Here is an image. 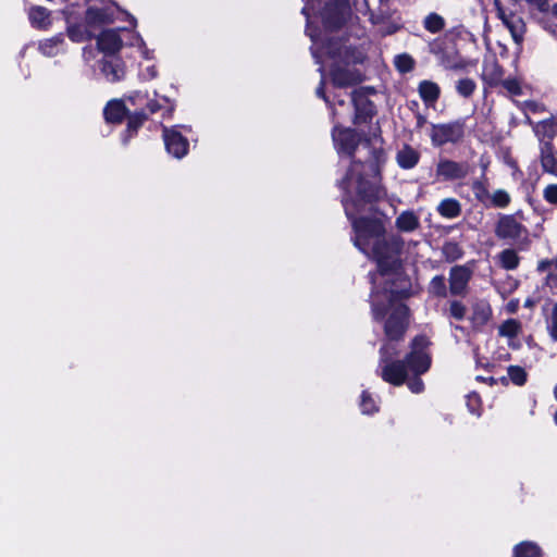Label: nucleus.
Wrapping results in <instances>:
<instances>
[{"label":"nucleus","mask_w":557,"mask_h":557,"mask_svg":"<svg viewBox=\"0 0 557 557\" xmlns=\"http://www.w3.org/2000/svg\"><path fill=\"white\" fill-rule=\"evenodd\" d=\"M354 183L355 186L339 188L341 203L354 231L355 247L363 255H369L372 243L386 234V227L381 218L359 214L368 210L384 215L377 205L386 198L387 189L383 181H380L379 170L366 177L356 173Z\"/></svg>","instance_id":"f257e3e1"},{"label":"nucleus","mask_w":557,"mask_h":557,"mask_svg":"<svg viewBox=\"0 0 557 557\" xmlns=\"http://www.w3.org/2000/svg\"><path fill=\"white\" fill-rule=\"evenodd\" d=\"M505 70L504 67L494 60L488 66H484L482 79L488 87H497L504 81Z\"/></svg>","instance_id":"cd10ccee"},{"label":"nucleus","mask_w":557,"mask_h":557,"mask_svg":"<svg viewBox=\"0 0 557 557\" xmlns=\"http://www.w3.org/2000/svg\"><path fill=\"white\" fill-rule=\"evenodd\" d=\"M433 343L426 334H417L409 343V351L401 359L411 374H425L432 367L431 347Z\"/></svg>","instance_id":"423d86ee"},{"label":"nucleus","mask_w":557,"mask_h":557,"mask_svg":"<svg viewBox=\"0 0 557 557\" xmlns=\"http://www.w3.org/2000/svg\"><path fill=\"white\" fill-rule=\"evenodd\" d=\"M517 214H499L494 233L498 239L516 245L519 250H525L531 245L530 232L517 219Z\"/></svg>","instance_id":"6e6552de"},{"label":"nucleus","mask_w":557,"mask_h":557,"mask_svg":"<svg viewBox=\"0 0 557 557\" xmlns=\"http://www.w3.org/2000/svg\"><path fill=\"white\" fill-rule=\"evenodd\" d=\"M121 30H126V28H107L96 34L94 39H96L97 49L103 53V57H114L119 54L123 48V39L120 35Z\"/></svg>","instance_id":"f3484780"},{"label":"nucleus","mask_w":557,"mask_h":557,"mask_svg":"<svg viewBox=\"0 0 557 557\" xmlns=\"http://www.w3.org/2000/svg\"><path fill=\"white\" fill-rule=\"evenodd\" d=\"M359 406L363 414H373L379 411L374 398L368 391H362Z\"/></svg>","instance_id":"37998d69"},{"label":"nucleus","mask_w":557,"mask_h":557,"mask_svg":"<svg viewBox=\"0 0 557 557\" xmlns=\"http://www.w3.org/2000/svg\"><path fill=\"white\" fill-rule=\"evenodd\" d=\"M319 15L325 30H338L346 25L351 15L349 1L327 0L320 9Z\"/></svg>","instance_id":"9d476101"},{"label":"nucleus","mask_w":557,"mask_h":557,"mask_svg":"<svg viewBox=\"0 0 557 557\" xmlns=\"http://www.w3.org/2000/svg\"><path fill=\"white\" fill-rule=\"evenodd\" d=\"M467 312V306L461 300L457 299L448 301V308L444 309V314L447 318L454 319L456 321H463L466 319Z\"/></svg>","instance_id":"473e14b6"},{"label":"nucleus","mask_w":557,"mask_h":557,"mask_svg":"<svg viewBox=\"0 0 557 557\" xmlns=\"http://www.w3.org/2000/svg\"><path fill=\"white\" fill-rule=\"evenodd\" d=\"M490 203L485 206L486 207H493V208H507L511 202L510 195L505 189H497L493 193L492 196H490Z\"/></svg>","instance_id":"4c0bfd02"},{"label":"nucleus","mask_w":557,"mask_h":557,"mask_svg":"<svg viewBox=\"0 0 557 557\" xmlns=\"http://www.w3.org/2000/svg\"><path fill=\"white\" fill-rule=\"evenodd\" d=\"M512 557H543V550L535 542L522 541L513 546Z\"/></svg>","instance_id":"7c9ffc66"},{"label":"nucleus","mask_w":557,"mask_h":557,"mask_svg":"<svg viewBox=\"0 0 557 557\" xmlns=\"http://www.w3.org/2000/svg\"><path fill=\"white\" fill-rule=\"evenodd\" d=\"M301 13L307 16V22H309V12H308V9L306 7L302 8Z\"/></svg>","instance_id":"774afa93"},{"label":"nucleus","mask_w":557,"mask_h":557,"mask_svg":"<svg viewBox=\"0 0 557 557\" xmlns=\"http://www.w3.org/2000/svg\"><path fill=\"white\" fill-rule=\"evenodd\" d=\"M65 46V34L58 33L50 38H46L39 41L38 50L46 57H55L61 51H64Z\"/></svg>","instance_id":"393cba45"},{"label":"nucleus","mask_w":557,"mask_h":557,"mask_svg":"<svg viewBox=\"0 0 557 557\" xmlns=\"http://www.w3.org/2000/svg\"><path fill=\"white\" fill-rule=\"evenodd\" d=\"M418 92L424 104L432 107L441 97V87L433 81L423 79L418 85Z\"/></svg>","instance_id":"a878e982"},{"label":"nucleus","mask_w":557,"mask_h":557,"mask_svg":"<svg viewBox=\"0 0 557 557\" xmlns=\"http://www.w3.org/2000/svg\"><path fill=\"white\" fill-rule=\"evenodd\" d=\"M395 226L400 232H413L420 226V221L413 211L406 210L396 218Z\"/></svg>","instance_id":"c756f323"},{"label":"nucleus","mask_w":557,"mask_h":557,"mask_svg":"<svg viewBox=\"0 0 557 557\" xmlns=\"http://www.w3.org/2000/svg\"><path fill=\"white\" fill-rule=\"evenodd\" d=\"M66 24V36L72 42L91 41L97 32L115 22V11L111 7L89 5L86 9L78 3H71L62 10Z\"/></svg>","instance_id":"7ed1b4c3"},{"label":"nucleus","mask_w":557,"mask_h":557,"mask_svg":"<svg viewBox=\"0 0 557 557\" xmlns=\"http://www.w3.org/2000/svg\"><path fill=\"white\" fill-rule=\"evenodd\" d=\"M174 112V104L171 103L170 107L166 109L164 115L171 116Z\"/></svg>","instance_id":"338daca9"},{"label":"nucleus","mask_w":557,"mask_h":557,"mask_svg":"<svg viewBox=\"0 0 557 557\" xmlns=\"http://www.w3.org/2000/svg\"><path fill=\"white\" fill-rule=\"evenodd\" d=\"M416 119H417L416 128L417 129L422 128L425 125V123H426L425 115H423L421 112L417 111L416 112Z\"/></svg>","instance_id":"e2e57ef3"},{"label":"nucleus","mask_w":557,"mask_h":557,"mask_svg":"<svg viewBox=\"0 0 557 557\" xmlns=\"http://www.w3.org/2000/svg\"><path fill=\"white\" fill-rule=\"evenodd\" d=\"M315 95L319 98H321L326 103L329 110L331 111L332 121H335L336 119H342L343 117V113L338 112L334 108V103H332V100L326 95V92H325V82H324L323 78L320 81L319 86L315 89Z\"/></svg>","instance_id":"58836bf2"},{"label":"nucleus","mask_w":557,"mask_h":557,"mask_svg":"<svg viewBox=\"0 0 557 557\" xmlns=\"http://www.w3.org/2000/svg\"><path fill=\"white\" fill-rule=\"evenodd\" d=\"M507 374L512 384L523 386L528 381V373L524 368L520 366H509Z\"/></svg>","instance_id":"79ce46f5"},{"label":"nucleus","mask_w":557,"mask_h":557,"mask_svg":"<svg viewBox=\"0 0 557 557\" xmlns=\"http://www.w3.org/2000/svg\"><path fill=\"white\" fill-rule=\"evenodd\" d=\"M468 116L446 123L431 125L430 139L433 147L441 148L447 144L458 145L466 137Z\"/></svg>","instance_id":"1a4fd4ad"},{"label":"nucleus","mask_w":557,"mask_h":557,"mask_svg":"<svg viewBox=\"0 0 557 557\" xmlns=\"http://www.w3.org/2000/svg\"><path fill=\"white\" fill-rule=\"evenodd\" d=\"M396 161L400 169L411 170L419 163L420 153L410 145L405 144L403 148L398 150Z\"/></svg>","instance_id":"bb28decb"},{"label":"nucleus","mask_w":557,"mask_h":557,"mask_svg":"<svg viewBox=\"0 0 557 557\" xmlns=\"http://www.w3.org/2000/svg\"><path fill=\"white\" fill-rule=\"evenodd\" d=\"M451 71H461L466 70L468 66V62L462 58H458L454 61L453 65H448Z\"/></svg>","instance_id":"13d9d810"},{"label":"nucleus","mask_w":557,"mask_h":557,"mask_svg":"<svg viewBox=\"0 0 557 557\" xmlns=\"http://www.w3.org/2000/svg\"><path fill=\"white\" fill-rule=\"evenodd\" d=\"M553 267L555 268V259H543L537 263V271L540 273H545Z\"/></svg>","instance_id":"5fc2aeb1"},{"label":"nucleus","mask_w":557,"mask_h":557,"mask_svg":"<svg viewBox=\"0 0 557 557\" xmlns=\"http://www.w3.org/2000/svg\"><path fill=\"white\" fill-rule=\"evenodd\" d=\"M475 380L479 381V382L488 383L490 385H494L495 382H496L493 376L485 377V376H482V375H478L475 377Z\"/></svg>","instance_id":"69168bd1"},{"label":"nucleus","mask_w":557,"mask_h":557,"mask_svg":"<svg viewBox=\"0 0 557 557\" xmlns=\"http://www.w3.org/2000/svg\"><path fill=\"white\" fill-rule=\"evenodd\" d=\"M404 248L405 240L399 234H385L372 243L368 256L375 262L377 273L386 276L403 270Z\"/></svg>","instance_id":"39448f33"},{"label":"nucleus","mask_w":557,"mask_h":557,"mask_svg":"<svg viewBox=\"0 0 557 557\" xmlns=\"http://www.w3.org/2000/svg\"><path fill=\"white\" fill-rule=\"evenodd\" d=\"M149 116L144 110L129 112L126 116V127L121 133V141L124 146H127L129 141L137 136L138 131L143 127Z\"/></svg>","instance_id":"aec40b11"},{"label":"nucleus","mask_w":557,"mask_h":557,"mask_svg":"<svg viewBox=\"0 0 557 557\" xmlns=\"http://www.w3.org/2000/svg\"><path fill=\"white\" fill-rule=\"evenodd\" d=\"M543 198L550 205L557 206V184H549L543 190Z\"/></svg>","instance_id":"8fccbe9b"},{"label":"nucleus","mask_w":557,"mask_h":557,"mask_svg":"<svg viewBox=\"0 0 557 557\" xmlns=\"http://www.w3.org/2000/svg\"><path fill=\"white\" fill-rule=\"evenodd\" d=\"M394 64L399 73L406 74L414 69L416 62L410 54L401 53L395 57Z\"/></svg>","instance_id":"a19ab883"},{"label":"nucleus","mask_w":557,"mask_h":557,"mask_svg":"<svg viewBox=\"0 0 557 557\" xmlns=\"http://www.w3.org/2000/svg\"><path fill=\"white\" fill-rule=\"evenodd\" d=\"M129 112V109L122 99H111L103 108V119L108 124L120 125Z\"/></svg>","instance_id":"412c9836"},{"label":"nucleus","mask_w":557,"mask_h":557,"mask_svg":"<svg viewBox=\"0 0 557 557\" xmlns=\"http://www.w3.org/2000/svg\"><path fill=\"white\" fill-rule=\"evenodd\" d=\"M113 4L116 7V9H117L119 11H121V12H125V14H126V16H127V21L131 23V25H132L133 27H136V25H137V20L135 18V16H134V15H132V14H129V13H128V12H126V11H123V10L119 7V4H117L116 2H113Z\"/></svg>","instance_id":"0e129e2a"},{"label":"nucleus","mask_w":557,"mask_h":557,"mask_svg":"<svg viewBox=\"0 0 557 557\" xmlns=\"http://www.w3.org/2000/svg\"><path fill=\"white\" fill-rule=\"evenodd\" d=\"M492 313V308L486 301L479 300L474 302L471 307V314L469 317L472 330L475 332L482 331L491 320Z\"/></svg>","instance_id":"5701e85b"},{"label":"nucleus","mask_w":557,"mask_h":557,"mask_svg":"<svg viewBox=\"0 0 557 557\" xmlns=\"http://www.w3.org/2000/svg\"><path fill=\"white\" fill-rule=\"evenodd\" d=\"M342 62L332 63L330 66V78L334 87L346 88L363 82L362 73L357 69H349Z\"/></svg>","instance_id":"dca6fc26"},{"label":"nucleus","mask_w":557,"mask_h":557,"mask_svg":"<svg viewBox=\"0 0 557 557\" xmlns=\"http://www.w3.org/2000/svg\"><path fill=\"white\" fill-rule=\"evenodd\" d=\"M351 94H354V95L359 94V95H362L363 97H369L370 98V95H375L376 90L372 86H361V87H358V88L354 89L351 91Z\"/></svg>","instance_id":"6e6d98bb"},{"label":"nucleus","mask_w":557,"mask_h":557,"mask_svg":"<svg viewBox=\"0 0 557 557\" xmlns=\"http://www.w3.org/2000/svg\"><path fill=\"white\" fill-rule=\"evenodd\" d=\"M499 262L503 269L511 271L516 270L520 263V257L512 248H507L500 251Z\"/></svg>","instance_id":"72a5a7b5"},{"label":"nucleus","mask_w":557,"mask_h":557,"mask_svg":"<svg viewBox=\"0 0 557 557\" xmlns=\"http://www.w3.org/2000/svg\"><path fill=\"white\" fill-rule=\"evenodd\" d=\"M456 60V58L447 54V53H443L440 58V62H441V65L445 69V70H450V67L448 65H453L454 61Z\"/></svg>","instance_id":"4d7b16f0"},{"label":"nucleus","mask_w":557,"mask_h":557,"mask_svg":"<svg viewBox=\"0 0 557 557\" xmlns=\"http://www.w3.org/2000/svg\"><path fill=\"white\" fill-rule=\"evenodd\" d=\"M349 98L350 103L354 108L351 123L355 126L370 124L377 114L375 103L369 97H363L362 95L359 94L354 95L350 92Z\"/></svg>","instance_id":"2eb2a0df"},{"label":"nucleus","mask_w":557,"mask_h":557,"mask_svg":"<svg viewBox=\"0 0 557 557\" xmlns=\"http://www.w3.org/2000/svg\"><path fill=\"white\" fill-rule=\"evenodd\" d=\"M436 177L440 181H457L465 178L468 173V165L450 159H441L436 164Z\"/></svg>","instance_id":"6ab92c4d"},{"label":"nucleus","mask_w":557,"mask_h":557,"mask_svg":"<svg viewBox=\"0 0 557 557\" xmlns=\"http://www.w3.org/2000/svg\"><path fill=\"white\" fill-rule=\"evenodd\" d=\"M422 24L424 29L431 34L441 33L446 26L445 18L436 12L429 13Z\"/></svg>","instance_id":"2f4dec72"},{"label":"nucleus","mask_w":557,"mask_h":557,"mask_svg":"<svg viewBox=\"0 0 557 557\" xmlns=\"http://www.w3.org/2000/svg\"><path fill=\"white\" fill-rule=\"evenodd\" d=\"M100 63L101 72L109 82L115 83L124 77L125 64L117 54L114 57H103Z\"/></svg>","instance_id":"4be33fe9"},{"label":"nucleus","mask_w":557,"mask_h":557,"mask_svg":"<svg viewBox=\"0 0 557 557\" xmlns=\"http://www.w3.org/2000/svg\"><path fill=\"white\" fill-rule=\"evenodd\" d=\"M371 312L375 322H383V332L387 342H403L410 327L411 310L405 302L389 305L383 300L371 301Z\"/></svg>","instance_id":"20e7f679"},{"label":"nucleus","mask_w":557,"mask_h":557,"mask_svg":"<svg viewBox=\"0 0 557 557\" xmlns=\"http://www.w3.org/2000/svg\"><path fill=\"white\" fill-rule=\"evenodd\" d=\"M456 92L462 98H470L476 90V83L470 77H463L456 82Z\"/></svg>","instance_id":"e433bc0d"},{"label":"nucleus","mask_w":557,"mask_h":557,"mask_svg":"<svg viewBox=\"0 0 557 557\" xmlns=\"http://www.w3.org/2000/svg\"><path fill=\"white\" fill-rule=\"evenodd\" d=\"M521 332V322L517 319H507L498 327V335L507 338H515Z\"/></svg>","instance_id":"f704fd0d"},{"label":"nucleus","mask_w":557,"mask_h":557,"mask_svg":"<svg viewBox=\"0 0 557 557\" xmlns=\"http://www.w3.org/2000/svg\"><path fill=\"white\" fill-rule=\"evenodd\" d=\"M184 125L162 126V138L166 152L175 159H183L189 151V140L181 133ZM188 131L190 128L188 127Z\"/></svg>","instance_id":"f8f14e48"},{"label":"nucleus","mask_w":557,"mask_h":557,"mask_svg":"<svg viewBox=\"0 0 557 557\" xmlns=\"http://www.w3.org/2000/svg\"><path fill=\"white\" fill-rule=\"evenodd\" d=\"M332 103H334V108H335L338 112H341V111L338 110V108H344V107H346L347 109H349V106H348L347 101H346L344 98H341V97H339V96H337V95H336V96H334V100L332 101Z\"/></svg>","instance_id":"680f3d73"},{"label":"nucleus","mask_w":557,"mask_h":557,"mask_svg":"<svg viewBox=\"0 0 557 557\" xmlns=\"http://www.w3.org/2000/svg\"><path fill=\"white\" fill-rule=\"evenodd\" d=\"M437 213L445 219H456L462 212V207L456 198H445L436 207Z\"/></svg>","instance_id":"c85d7f7f"},{"label":"nucleus","mask_w":557,"mask_h":557,"mask_svg":"<svg viewBox=\"0 0 557 557\" xmlns=\"http://www.w3.org/2000/svg\"><path fill=\"white\" fill-rule=\"evenodd\" d=\"M521 23H522V20L520 17H517L515 15V13H512V12L508 13L507 24H504V25L509 29V32L511 33L512 37L516 40L518 39L517 28H518V25L521 24Z\"/></svg>","instance_id":"09e8293b"},{"label":"nucleus","mask_w":557,"mask_h":557,"mask_svg":"<svg viewBox=\"0 0 557 557\" xmlns=\"http://www.w3.org/2000/svg\"><path fill=\"white\" fill-rule=\"evenodd\" d=\"M347 37L327 36L321 39L320 49L332 63L342 62L344 65H357L364 61V54L355 46L348 45Z\"/></svg>","instance_id":"0eeeda50"},{"label":"nucleus","mask_w":557,"mask_h":557,"mask_svg":"<svg viewBox=\"0 0 557 557\" xmlns=\"http://www.w3.org/2000/svg\"><path fill=\"white\" fill-rule=\"evenodd\" d=\"M146 108L150 114H154L161 109V104L159 103L158 100L150 99V100H148Z\"/></svg>","instance_id":"bf43d9fd"},{"label":"nucleus","mask_w":557,"mask_h":557,"mask_svg":"<svg viewBox=\"0 0 557 557\" xmlns=\"http://www.w3.org/2000/svg\"><path fill=\"white\" fill-rule=\"evenodd\" d=\"M528 3L535 5L540 11H547L548 0H525Z\"/></svg>","instance_id":"052dcab7"},{"label":"nucleus","mask_w":557,"mask_h":557,"mask_svg":"<svg viewBox=\"0 0 557 557\" xmlns=\"http://www.w3.org/2000/svg\"><path fill=\"white\" fill-rule=\"evenodd\" d=\"M408 370L401 359L394 360L386 345L380 348V376L393 385L401 386L408 379Z\"/></svg>","instance_id":"9b49d317"},{"label":"nucleus","mask_w":557,"mask_h":557,"mask_svg":"<svg viewBox=\"0 0 557 557\" xmlns=\"http://www.w3.org/2000/svg\"><path fill=\"white\" fill-rule=\"evenodd\" d=\"M445 276L435 275L429 284V293L437 298H446L448 295Z\"/></svg>","instance_id":"c9c22d12"},{"label":"nucleus","mask_w":557,"mask_h":557,"mask_svg":"<svg viewBox=\"0 0 557 557\" xmlns=\"http://www.w3.org/2000/svg\"><path fill=\"white\" fill-rule=\"evenodd\" d=\"M471 188L478 201L485 203V200L490 198V194L484 182L476 180L472 183Z\"/></svg>","instance_id":"49530a36"},{"label":"nucleus","mask_w":557,"mask_h":557,"mask_svg":"<svg viewBox=\"0 0 557 557\" xmlns=\"http://www.w3.org/2000/svg\"><path fill=\"white\" fill-rule=\"evenodd\" d=\"M543 127H549L550 133L547 134L548 140L542 141L540 146V161L544 172L557 176V150L553 144V138L556 131L553 129L555 122L553 119H547L541 122Z\"/></svg>","instance_id":"4468645a"},{"label":"nucleus","mask_w":557,"mask_h":557,"mask_svg":"<svg viewBox=\"0 0 557 557\" xmlns=\"http://www.w3.org/2000/svg\"><path fill=\"white\" fill-rule=\"evenodd\" d=\"M509 94L519 96L522 92L520 83L516 78L504 79L500 84Z\"/></svg>","instance_id":"de8ad7c7"},{"label":"nucleus","mask_w":557,"mask_h":557,"mask_svg":"<svg viewBox=\"0 0 557 557\" xmlns=\"http://www.w3.org/2000/svg\"><path fill=\"white\" fill-rule=\"evenodd\" d=\"M336 119L331 132L334 147L338 154H345L350 159L342 178L337 180L336 186L347 188L355 186V174L361 173L363 177L374 174L379 170L380 181H383V170L387 161V154L382 145L375 146L372 137L352 127H345ZM373 138H379L383 144L381 128L373 133Z\"/></svg>","instance_id":"f03ea898"},{"label":"nucleus","mask_w":557,"mask_h":557,"mask_svg":"<svg viewBox=\"0 0 557 557\" xmlns=\"http://www.w3.org/2000/svg\"><path fill=\"white\" fill-rule=\"evenodd\" d=\"M442 252L448 262H454L463 256L460 245L456 242H446L443 245Z\"/></svg>","instance_id":"ea45409f"},{"label":"nucleus","mask_w":557,"mask_h":557,"mask_svg":"<svg viewBox=\"0 0 557 557\" xmlns=\"http://www.w3.org/2000/svg\"><path fill=\"white\" fill-rule=\"evenodd\" d=\"M472 277V271L466 265H454L449 271V294L451 296L465 297L468 292L469 282Z\"/></svg>","instance_id":"a211bd4d"},{"label":"nucleus","mask_w":557,"mask_h":557,"mask_svg":"<svg viewBox=\"0 0 557 557\" xmlns=\"http://www.w3.org/2000/svg\"><path fill=\"white\" fill-rule=\"evenodd\" d=\"M466 405L468 410L474 414L480 417L482 413V398L479 393L471 392L466 397Z\"/></svg>","instance_id":"c03bdc74"},{"label":"nucleus","mask_w":557,"mask_h":557,"mask_svg":"<svg viewBox=\"0 0 557 557\" xmlns=\"http://www.w3.org/2000/svg\"><path fill=\"white\" fill-rule=\"evenodd\" d=\"M422 374H411V376L407 379L405 384L409 388V391L413 394H420L424 391L425 385L423 380L421 379Z\"/></svg>","instance_id":"a18cd8bd"},{"label":"nucleus","mask_w":557,"mask_h":557,"mask_svg":"<svg viewBox=\"0 0 557 557\" xmlns=\"http://www.w3.org/2000/svg\"><path fill=\"white\" fill-rule=\"evenodd\" d=\"M493 4H494V8H495L497 17L503 22V24H507L508 13L506 12L502 1L500 0H494Z\"/></svg>","instance_id":"603ef678"},{"label":"nucleus","mask_w":557,"mask_h":557,"mask_svg":"<svg viewBox=\"0 0 557 557\" xmlns=\"http://www.w3.org/2000/svg\"><path fill=\"white\" fill-rule=\"evenodd\" d=\"M547 330L552 339L557 342V302L552 309L550 323L548 324Z\"/></svg>","instance_id":"3c124183"},{"label":"nucleus","mask_w":557,"mask_h":557,"mask_svg":"<svg viewBox=\"0 0 557 557\" xmlns=\"http://www.w3.org/2000/svg\"><path fill=\"white\" fill-rule=\"evenodd\" d=\"M394 278L387 280L383 286V293L386 295V304L397 305L411 297V281L404 272L393 273Z\"/></svg>","instance_id":"ddd939ff"},{"label":"nucleus","mask_w":557,"mask_h":557,"mask_svg":"<svg viewBox=\"0 0 557 557\" xmlns=\"http://www.w3.org/2000/svg\"><path fill=\"white\" fill-rule=\"evenodd\" d=\"M306 34L310 37L314 45H319L321 41L319 40L320 32L318 27H312L309 22H307Z\"/></svg>","instance_id":"864d4df0"},{"label":"nucleus","mask_w":557,"mask_h":557,"mask_svg":"<svg viewBox=\"0 0 557 557\" xmlns=\"http://www.w3.org/2000/svg\"><path fill=\"white\" fill-rule=\"evenodd\" d=\"M29 24L38 30H48L52 25L51 11L41 5H32L27 12Z\"/></svg>","instance_id":"b1692460"}]
</instances>
